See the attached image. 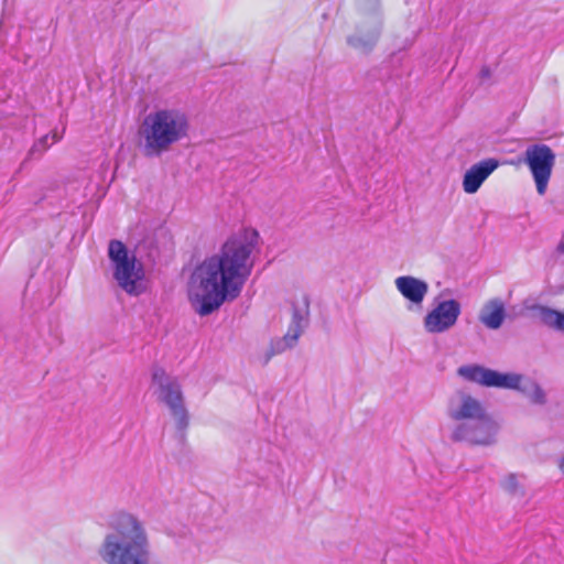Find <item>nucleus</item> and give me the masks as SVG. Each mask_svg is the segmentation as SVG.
<instances>
[{"label":"nucleus","mask_w":564,"mask_h":564,"mask_svg":"<svg viewBox=\"0 0 564 564\" xmlns=\"http://www.w3.org/2000/svg\"><path fill=\"white\" fill-rule=\"evenodd\" d=\"M556 251L561 254H564V236L561 238V240L556 247Z\"/></svg>","instance_id":"obj_21"},{"label":"nucleus","mask_w":564,"mask_h":564,"mask_svg":"<svg viewBox=\"0 0 564 564\" xmlns=\"http://www.w3.org/2000/svg\"><path fill=\"white\" fill-rule=\"evenodd\" d=\"M308 317V302L303 300L301 306H294L292 321L286 334L282 338H278L271 343V352L268 355L267 360L273 355L281 354L286 349L293 348L307 326Z\"/></svg>","instance_id":"obj_10"},{"label":"nucleus","mask_w":564,"mask_h":564,"mask_svg":"<svg viewBox=\"0 0 564 564\" xmlns=\"http://www.w3.org/2000/svg\"><path fill=\"white\" fill-rule=\"evenodd\" d=\"M59 139L61 135L57 132H53L52 134H46L42 137L33 144V147L30 150V154H42L48 147L57 142Z\"/></svg>","instance_id":"obj_20"},{"label":"nucleus","mask_w":564,"mask_h":564,"mask_svg":"<svg viewBox=\"0 0 564 564\" xmlns=\"http://www.w3.org/2000/svg\"><path fill=\"white\" fill-rule=\"evenodd\" d=\"M260 250L259 232L245 228L231 236L219 252L199 263L187 284L193 310L199 316H207L225 302L236 300L251 274Z\"/></svg>","instance_id":"obj_1"},{"label":"nucleus","mask_w":564,"mask_h":564,"mask_svg":"<svg viewBox=\"0 0 564 564\" xmlns=\"http://www.w3.org/2000/svg\"><path fill=\"white\" fill-rule=\"evenodd\" d=\"M531 402L535 404H544L546 401L545 393L542 388L533 380L523 377L522 383L518 388Z\"/></svg>","instance_id":"obj_18"},{"label":"nucleus","mask_w":564,"mask_h":564,"mask_svg":"<svg viewBox=\"0 0 564 564\" xmlns=\"http://www.w3.org/2000/svg\"><path fill=\"white\" fill-rule=\"evenodd\" d=\"M558 468H560V470L564 474V455H563V456H562V458L560 459Z\"/></svg>","instance_id":"obj_22"},{"label":"nucleus","mask_w":564,"mask_h":564,"mask_svg":"<svg viewBox=\"0 0 564 564\" xmlns=\"http://www.w3.org/2000/svg\"><path fill=\"white\" fill-rule=\"evenodd\" d=\"M506 316L505 304L500 299H492L484 304L479 321L489 329H498Z\"/></svg>","instance_id":"obj_14"},{"label":"nucleus","mask_w":564,"mask_h":564,"mask_svg":"<svg viewBox=\"0 0 564 564\" xmlns=\"http://www.w3.org/2000/svg\"><path fill=\"white\" fill-rule=\"evenodd\" d=\"M457 373L467 381L488 387L491 369L479 365H464L457 369Z\"/></svg>","instance_id":"obj_15"},{"label":"nucleus","mask_w":564,"mask_h":564,"mask_svg":"<svg viewBox=\"0 0 564 564\" xmlns=\"http://www.w3.org/2000/svg\"><path fill=\"white\" fill-rule=\"evenodd\" d=\"M499 431L498 423L485 411L480 417L469 424L451 427V438L455 442H467L474 445L488 446L496 442Z\"/></svg>","instance_id":"obj_7"},{"label":"nucleus","mask_w":564,"mask_h":564,"mask_svg":"<svg viewBox=\"0 0 564 564\" xmlns=\"http://www.w3.org/2000/svg\"><path fill=\"white\" fill-rule=\"evenodd\" d=\"M523 381V376L519 373L508 372L502 373L491 369L490 380L488 387L513 389L518 390L520 383Z\"/></svg>","instance_id":"obj_16"},{"label":"nucleus","mask_w":564,"mask_h":564,"mask_svg":"<svg viewBox=\"0 0 564 564\" xmlns=\"http://www.w3.org/2000/svg\"><path fill=\"white\" fill-rule=\"evenodd\" d=\"M113 279L130 295H139L145 290L144 271L133 254L119 240H111L108 247Z\"/></svg>","instance_id":"obj_4"},{"label":"nucleus","mask_w":564,"mask_h":564,"mask_svg":"<svg viewBox=\"0 0 564 564\" xmlns=\"http://www.w3.org/2000/svg\"><path fill=\"white\" fill-rule=\"evenodd\" d=\"M524 163L528 165L540 195H544L555 164V154L543 143L532 144L524 152Z\"/></svg>","instance_id":"obj_6"},{"label":"nucleus","mask_w":564,"mask_h":564,"mask_svg":"<svg viewBox=\"0 0 564 564\" xmlns=\"http://www.w3.org/2000/svg\"><path fill=\"white\" fill-rule=\"evenodd\" d=\"M532 310L545 325L564 332V311L558 312L543 305H535Z\"/></svg>","instance_id":"obj_17"},{"label":"nucleus","mask_w":564,"mask_h":564,"mask_svg":"<svg viewBox=\"0 0 564 564\" xmlns=\"http://www.w3.org/2000/svg\"><path fill=\"white\" fill-rule=\"evenodd\" d=\"M394 285L399 293L414 305H421L429 293V284L413 275L398 276Z\"/></svg>","instance_id":"obj_13"},{"label":"nucleus","mask_w":564,"mask_h":564,"mask_svg":"<svg viewBox=\"0 0 564 564\" xmlns=\"http://www.w3.org/2000/svg\"><path fill=\"white\" fill-rule=\"evenodd\" d=\"M459 315L460 304L456 300H445L425 315L423 325L430 334H442L456 324Z\"/></svg>","instance_id":"obj_9"},{"label":"nucleus","mask_w":564,"mask_h":564,"mask_svg":"<svg viewBox=\"0 0 564 564\" xmlns=\"http://www.w3.org/2000/svg\"><path fill=\"white\" fill-rule=\"evenodd\" d=\"M499 166L496 159L482 160L471 165L464 174L463 189L466 194H475L489 175Z\"/></svg>","instance_id":"obj_11"},{"label":"nucleus","mask_w":564,"mask_h":564,"mask_svg":"<svg viewBox=\"0 0 564 564\" xmlns=\"http://www.w3.org/2000/svg\"><path fill=\"white\" fill-rule=\"evenodd\" d=\"M98 553L106 564H150L151 544L144 523L131 513H119Z\"/></svg>","instance_id":"obj_2"},{"label":"nucleus","mask_w":564,"mask_h":564,"mask_svg":"<svg viewBox=\"0 0 564 564\" xmlns=\"http://www.w3.org/2000/svg\"><path fill=\"white\" fill-rule=\"evenodd\" d=\"M486 411L482 403L470 393L458 390L453 393L446 404V415L454 425L469 424Z\"/></svg>","instance_id":"obj_8"},{"label":"nucleus","mask_w":564,"mask_h":564,"mask_svg":"<svg viewBox=\"0 0 564 564\" xmlns=\"http://www.w3.org/2000/svg\"><path fill=\"white\" fill-rule=\"evenodd\" d=\"M187 116L177 109H156L144 116L138 130L139 145L148 158H158L188 134Z\"/></svg>","instance_id":"obj_3"},{"label":"nucleus","mask_w":564,"mask_h":564,"mask_svg":"<svg viewBox=\"0 0 564 564\" xmlns=\"http://www.w3.org/2000/svg\"><path fill=\"white\" fill-rule=\"evenodd\" d=\"M152 384L158 400L166 405L176 427L184 431L188 426V412L178 380L156 367L152 371Z\"/></svg>","instance_id":"obj_5"},{"label":"nucleus","mask_w":564,"mask_h":564,"mask_svg":"<svg viewBox=\"0 0 564 564\" xmlns=\"http://www.w3.org/2000/svg\"><path fill=\"white\" fill-rule=\"evenodd\" d=\"M380 24V19L372 17L368 23H362L357 32L348 37V44L360 52H369L378 41Z\"/></svg>","instance_id":"obj_12"},{"label":"nucleus","mask_w":564,"mask_h":564,"mask_svg":"<svg viewBox=\"0 0 564 564\" xmlns=\"http://www.w3.org/2000/svg\"><path fill=\"white\" fill-rule=\"evenodd\" d=\"M522 476L510 474L503 478L501 481V487L507 492L514 495V496H522L523 495V486L520 481Z\"/></svg>","instance_id":"obj_19"}]
</instances>
